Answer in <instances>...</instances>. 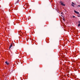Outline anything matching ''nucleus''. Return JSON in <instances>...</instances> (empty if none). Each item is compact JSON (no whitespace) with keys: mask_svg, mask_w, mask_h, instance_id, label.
Wrapping results in <instances>:
<instances>
[{"mask_svg":"<svg viewBox=\"0 0 80 80\" xmlns=\"http://www.w3.org/2000/svg\"><path fill=\"white\" fill-rule=\"evenodd\" d=\"M13 47V44L12 43L11 45H10V46L9 47V49H10L11 48V47Z\"/></svg>","mask_w":80,"mask_h":80,"instance_id":"1","label":"nucleus"},{"mask_svg":"<svg viewBox=\"0 0 80 80\" xmlns=\"http://www.w3.org/2000/svg\"><path fill=\"white\" fill-rule=\"evenodd\" d=\"M74 12L77 14H79V12H78L77 11L75 10H74Z\"/></svg>","mask_w":80,"mask_h":80,"instance_id":"2","label":"nucleus"},{"mask_svg":"<svg viewBox=\"0 0 80 80\" xmlns=\"http://www.w3.org/2000/svg\"><path fill=\"white\" fill-rule=\"evenodd\" d=\"M17 2L15 3V4H16H16L17 3H18V2H19V0H16Z\"/></svg>","mask_w":80,"mask_h":80,"instance_id":"3","label":"nucleus"},{"mask_svg":"<svg viewBox=\"0 0 80 80\" xmlns=\"http://www.w3.org/2000/svg\"><path fill=\"white\" fill-rule=\"evenodd\" d=\"M5 63H6V64H7V65H9V64H10V63H9V62H7V61H6V62H5Z\"/></svg>","mask_w":80,"mask_h":80,"instance_id":"4","label":"nucleus"},{"mask_svg":"<svg viewBox=\"0 0 80 80\" xmlns=\"http://www.w3.org/2000/svg\"><path fill=\"white\" fill-rule=\"evenodd\" d=\"M61 5H62V6H65V5L63 3V2L62 3H61Z\"/></svg>","mask_w":80,"mask_h":80,"instance_id":"5","label":"nucleus"},{"mask_svg":"<svg viewBox=\"0 0 80 80\" xmlns=\"http://www.w3.org/2000/svg\"><path fill=\"white\" fill-rule=\"evenodd\" d=\"M63 20H64V21H65V18H63Z\"/></svg>","mask_w":80,"mask_h":80,"instance_id":"6","label":"nucleus"},{"mask_svg":"<svg viewBox=\"0 0 80 80\" xmlns=\"http://www.w3.org/2000/svg\"><path fill=\"white\" fill-rule=\"evenodd\" d=\"M71 5L72 7H74V5L73 4H72Z\"/></svg>","mask_w":80,"mask_h":80,"instance_id":"7","label":"nucleus"},{"mask_svg":"<svg viewBox=\"0 0 80 80\" xmlns=\"http://www.w3.org/2000/svg\"><path fill=\"white\" fill-rule=\"evenodd\" d=\"M80 23H79L78 24V27H80Z\"/></svg>","mask_w":80,"mask_h":80,"instance_id":"8","label":"nucleus"},{"mask_svg":"<svg viewBox=\"0 0 80 80\" xmlns=\"http://www.w3.org/2000/svg\"><path fill=\"white\" fill-rule=\"evenodd\" d=\"M72 4H73V5H75V3H73V2H72Z\"/></svg>","mask_w":80,"mask_h":80,"instance_id":"9","label":"nucleus"},{"mask_svg":"<svg viewBox=\"0 0 80 80\" xmlns=\"http://www.w3.org/2000/svg\"><path fill=\"white\" fill-rule=\"evenodd\" d=\"M75 16H72L73 18H75Z\"/></svg>","mask_w":80,"mask_h":80,"instance_id":"10","label":"nucleus"},{"mask_svg":"<svg viewBox=\"0 0 80 80\" xmlns=\"http://www.w3.org/2000/svg\"><path fill=\"white\" fill-rule=\"evenodd\" d=\"M12 72H15V71H14V70H13L12 71Z\"/></svg>","mask_w":80,"mask_h":80,"instance_id":"11","label":"nucleus"},{"mask_svg":"<svg viewBox=\"0 0 80 80\" xmlns=\"http://www.w3.org/2000/svg\"><path fill=\"white\" fill-rule=\"evenodd\" d=\"M60 3H62V1H61L60 2Z\"/></svg>","mask_w":80,"mask_h":80,"instance_id":"12","label":"nucleus"},{"mask_svg":"<svg viewBox=\"0 0 80 80\" xmlns=\"http://www.w3.org/2000/svg\"><path fill=\"white\" fill-rule=\"evenodd\" d=\"M61 13V14H62L63 13V12H62Z\"/></svg>","mask_w":80,"mask_h":80,"instance_id":"13","label":"nucleus"},{"mask_svg":"<svg viewBox=\"0 0 80 80\" xmlns=\"http://www.w3.org/2000/svg\"><path fill=\"white\" fill-rule=\"evenodd\" d=\"M78 6L79 7H80V5H78Z\"/></svg>","mask_w":80,"mask_h":80,"instance_id":"14","label":"nucleus"},{"mask_svg":"<svg viewBox=\"0 0 80 80\" xmlns=\"http://www.w3.org/2000/svg\"><path fill=\"white\" fill-rule=\"evenodd\" d=\"M78 72H80V71H78Z\"/></svg>","mask_w":80,"mask_h":80,"instance_id":"15","label":"nucleus"}]
</instances>
